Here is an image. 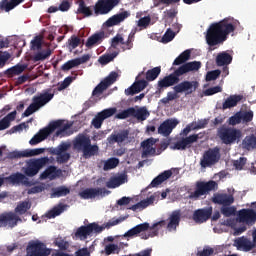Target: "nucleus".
Masks as SVG:
<instances>
[{"label": "nucleus", "mask_w": 256, "mask_h": 256, "mask_svg": "<svg viewBox=\"0 0 256 256\" xmlns=\"http://www.w3.org/2000/svg\"><path fill=\"white\" fill-rule=\"evenodd\" d=\"M237 23L239 22L231 18H225L222 21L212 23L206 34L207 45L214 47V49H217L219 45H223L229 39V35L235 33Z\"/></svg>", "instance_id": "obj_1"}, {"label": "nucleus", "mask_w": 256, "mask_h": 256, "mask_svg": "<svg viewBox=\"0 0 256 256\" xmlns=\"http://www.w3.org/2000/svg\"><path fill=\"white\" fill-rule=\"evenodd\" d=\"M73 126L72 123L65 122V120H56L51 122L48 127L40 129L37 134H35L29 143L31 145H39L41 141H45L47 137L51 135V133H55V137H69L71 132H68L69 129Z\"/></svg>", "instance_id": "obj_2"}, {"label": "nucleus", "mask_w": 256, "mask_h": 256, "mask_svg": "<svg viewBox=\"0 0 256 256\" xmlns=\"http://www.w3.org/2000/svg\"><path fill=\"white\" fill-rule=\"evenodd\" d=\"M201 69L200 61L187 62L184 65H181L178 69H176L172 74L165 76L163 79L159 80L157 83V93H163L165 89L168 87H173V85H177L179 81V77L182 75H186V73H191V71H199Z\"/></svg>", "instance_id": "obj_3"}, {"label": "nucleus", "mask_w": 256, "mask_h": 256, "mask_svg": "<svg viewBox=\"0 0 256 256\" xmlns=\"http://www.w3.org/2000/svg\"><path fill=\"white\" fill-rule=\"evenodd\" d=\"M168 221V223H167ZM166 220H161L154 223L152 226L149 225L150 232L148 234H141V239H149V237H157L159 235V230L161 227H165L168 231H177V226L181 223V210H174Z\"/></svg>", "instance_id": "obj_4"}, {"label": "nucleus", "mask_w": 256, "mask_h": 256, "mask_svg": "<svg viewBox=\"0 0 256 256\" xmlns=\"http://www.w3.org/2000/svg\"><path fill=\"white\" fill-rule=\"evenodd\" d=\"M55 97V93H51V89H47L40 93L37 96L32 98V103L29 107L24 111L22 117H29L33 115V113L39 111L41 107H45L49 101H51Z\"/></svg>", "instance_id": "obj_5"}, {"label": "nucleus", "mask_w": 256, "mask_h": 256, "mask_svg": "<svg viewBox=\"0 0 256 256\" xmlns=\"http://www.w3.org/2000/svg\"><path fill=\"white\" fill-rule=\"evenodd\" d=\"M218 189L219 184L216 181H197L195 184V191L189 193L188 199H192V201H199L201 197L209 195L210 191H217Z\"/></svg>", "instance_id": "obj_6"}, {"label": "nucleus", "mask_w": 256, "mask_h": 256, "mask_svg": "<svg viewBox=\"0 0 256 256\" xmlns=\"http://www.w3.org/2000/svg\"><path fill=\"white\" fill-rule=\"evenodd\" d=\"M217 136L224 145H233V143H239V141H241L242 133L239 129L221 126L217 130Z\"/></svg>", "instance_id": "obj_7"}, {"label": "nucleus", "mask_w": 256, "mask_h": 256, "mask_svg": "<svg viewBox=\"0 0 256 256\" xmlns=\"http://www.w3.org/2000/svg\"><path fill=\"white\" fill-rule=\"evenodd\" d=\"M104 230L105 227L99 226V224L93 222L77 228L76 232L74 233L73 239L85 241L88 237H90V235H93V233H102Z\"/></svg>", "instance_id": "obj_8"}, {"label": "nucleus", "mask_w": 256, "mask_h": 256, "mask_svg": "<svg viewBox=\"0 0 256 256\" xmlns=\"http://www.w3.org/2000/svg\"><path fill=\"white\" fill-rule=\"evenodd\" d=\"M51 251V248H47V244L40 240L30 241L26 248L27 256H50Z\"/></svg>", "instance_id": "obj_9"}, {"label": "nucleus", "mask_w": 256, "mask_h": 256, "mask_svg": "<svg viewBox=\"0 0 256 256\" xmlns=\"http://www.w3.org/2000/svg\"><path fill=\"white\" fill-rule=\"evenodd\" d=\"M149 115L150 113L149 110H147V107H140L138 109L130 107L116 114V119H128V117H135L138 121H146Z\"/></svg>", "instance_id": "obj_10"}, {"label": "nucleus", "mask_w": 256, "mask_h": 256, "mask_svg": "<svg viewBox=\"0 0 256 256\" xmlns=\"http://www.w3.org/2000/svg\"><path fill=\"white\" fill-rule=\"evenodd\" d=\"M119 74L115 71L110 72V74L103 79L92 91V97H101L104 91H107L115 81H117Z\"/></svg>", "instance_id": "obj_11"}, {"label": "nucleus", "mask_w": 256, "mask_h": 256, "mask_svg": "<svg viewBox=\"0 0 256 256\" xmlns=\"http://www.w3.org/2000/svg\"><path fill=\"white\" fill-rule=\"evenodd\" d=\"M219 159H221L219 148H209L200 159V165L203 169H207V167H213L215 163H218Z\"/></svg>", "instance_id": "obj_12"}, {"label": "nucleus", "mask_w": 256, "mask_h": 256, "mask_svg": "<svg viewBox=\"0 0 256 256\" xmlns=\"http://www.w3.org/2000/svg\"><path fill=\"white\" fill-rule=\"evenodd\" d=\"M47 163H49V158L47 157L30 160L27 163V167L24 169V175H26V177H35Z\"/></svg>", "instance_id": "obj_13"}, {"label": "nucleus", "mask_w": 256, "mask_h": 256, "mask_svg": "<svg viewBox=\"0 0 256 256\" xmlns=\"http://www.w3.org/2000/svg\"><path fill=\"white\" fill-rule=\"evenodd\" d=\"M119 5V0H98L94 6L95 15H107Z\"/></svg>", "instance_id": "obj_14"}, {"label": "nucleus", "mask_w": 256, "mask_h": 256, "mask_svg": "<svg viewBox=\"0 0 256 256\" xmlns=\"http://www.w3.org/2000/svg\"><path fill=\"white\" fill-rule=\"evenodd\" d=\"M197 141H199V134H192L175 142L173 146H170V149H173V151H186V149H191L193 143H197Z\"/></svg>", "instance_id": "obj_15"}, {"label": "nucleus", "mask_w": 256, "mask_h": 256, "mask_svg": "<svg viewBox=\"0 0 256 256\" xmlns=\"http://www.w3.org/2000/svg\"><path fill=\"white\" fill-rule=\"evenodd\" d=\"M174 93H184L185 95H191L199 89V82L184 80L174 86Z\"/></svg>", "instance_id": "obj_16"}, {"label": "nucleus", "mask_w": 256, "mask_h": 256, "mask_svg": "<svg viewBox=\"0 0 256 256\" xmlns=\"http://www.w3.org/2000/svg\"><path fill=\"white\" fill-rule=\"evenodd\" d=\"M114 113H117V108H108L98 112L91 121L92 127H94V129H101L105 119L113 117Z\"/></svg>", "instance_id": "obj_17"}, {"label": "nucleus", "mask_w": 256, "mask_h": 256, "mask_svg": "<svg viewBox=\"0 0 256 256\" xmlns=\"http://www.w3.org/2000/svg\"><path fill=\"white\" fill-rule=\"evenodd\" d=\"M21 221V218L15 214V212H4L0 214V227H17V223Z\"/></svg>", "instance_id": "obj_18"}, {"label": "nucleus", "mask_w": 256, "mask_h": 256, "mask_svg": "<svg viewBox=\"0 0 256 256\" xmlns=\"http://www.w3.org/2000/svg\"><path fill=\"white\" fill-rule=\"evenodd\" d=\"M45 153V148H35L24 151H12L8 154L9 159H22V157H35Z\"/></svg>", "instance_id": "obj_19"}, {"label": "nucleus", "mask_w": 256, "mask_h": 256, "mask_svg": "<svg viewBox=\"0 0 256 256\" xmlns=\"http://www.w3.org/2000/svg\"><path fill=\"white\" fill-rule=\"evenodd\" d=\"M111 191L105 188H86L83 191L79 192V197L81 199H95V197H99V195H109Z\"/></svg>", "instance_id": "obj_20"}, {"label": "nucleus", "mask_w": 256, "mask_h": 256, "mask_svg": "<svg viewBox=\"0 0 256 256\" xmlns=\"http://www.w3.org/2000/svg\"><path fill=\"white\" fill-rule=\"evenodd\" d=\"M238 219L240 223L246 225H255L256 223V211L254 209H241L238 212Z\"/></svg>", "instance_id": "obj_21"}, {"label": "nucleus", "mask_w": 256, "mask_h": 256, "mask_svg": "<svg viewBox=\"0 0 256 256\" xmlns=\"http://www.w3.org/2000/svg\"><path fill=\"white\" fill-rule=\"evenodd\" d=\"M177 125H179L178 119H167L158 127V133L163 137H169Z\"/></svg>", "instance_id": "obj_22"}, {"label": "nucleus", "mask_w": 256, "mask_h": 256, "mask_svg": "<svg viewBox=\"0 0 256 256\" xmlns=\"http://www.w3.org/2000/svg\"><path fill=\"white\" fill-rule=\"evenodd\" d=\"M234 247H236L238 251L249 253V251H253V249H255V244H253L249 238L242 236L234 240Z\"/></svg>", "instance_id": "obj_23"}, {"label": "nucleus", "mask_w": 256, "mask_h": 256, "mask_svg": "<svg viewBox=\"0 0 256 256\" xmlns=\"http://www.w3.org/2000/svg\"><path fill=\"white\" fill-rule=\"evenodd\" d=\"M212 201L215 203V205H222V207H225L233 205L235 203V197L227 193H215Z\"/></svg>", "instance_id": "obj_24"}, {"label": "nucleus", "mask_w": 256, "mask_h": 256, "mask_svg": "<svg viewBox=\"0 0 256 256\" xmlns=\"http://www.w3.org/2000/svg\"><path fill=\"white\" fill-rule=\"evenodd\" d=\"M211 215H213V207L209 206L196 210L193 214V219L196 223H205L209 221Z\"/></svg>", "instance_id": "obj_25"}, {"label": "nucleus", "mask_w": 256, "mask_h": 256, "mask_svg": "<svg viewBox=\"0 0 256 256\" xmlns=\"http://www.w3.org/2000/svg\"><path fill=\"white\" fill-rule=\"evenodd\" d=\"M106 38L107 35L105 34V31L101 30L88 37L85 46L87 49H93V47L101 45L102 41H105Z\"/></svg>", "instance_id": "obj_26"}, {"label": "nucleus", "mask_w": 256, "mask_h": 256, "mask_svg": "<svg viewBox=\"0 0 256 256\" xmlns=\"http://www.w3.org/2000/svg\"><path fill=\"white\" fill-rule=\"evenodd\" d=\"M155 143H157L155 138H148L141 143V147L143 148L142 159H145V157L153 156L157 153V150L153 148Z\"/></svg>", "instance_id": "obj_27"}, {"label": "nucleus", "mask_w": 256, "mask_h": 256, "mask_svg": "<svg viewBox=\"0 0 256 256\" xmlns=\"http://www.w3.org/2000/svg\"><path fill=\"white\" fill-rule=\"evenodd\" d=\"M129 139V130H122L118 133H112L108 138L107 141L109 145H121V143L127 141Z\"/></svg>", "instance_id": "obj_28"}, {"label": "nucleus", "mask_w": 256, "mask_h": 256, "mask_svg": "<svg viewBox=\"0 0 256 256\" xmlns=\"http://www.w3.org/2000/svg\"><path fill=\"white\" fill-rule=\"evenodd\" d=\"M144 231H149V223L144 222L142 224H138L132 229L128 230L123 237H126L127 240L133 239V237H137L140 233H144Z\"/></svg>", "instance_id": "obj_29"}, {"label": "nucleus", "mask_w": 256, "mask_h": 256, "mask_svg": "<svg viewBox=\"0 0 256 256\" xmlns=\"http://www.w3.org/2000/svg\"><path fill=\"white\" fill-rule=\"evenodd\" d=\"M131 16V13L128 11H123L118 14L113 15L106 21L107 27H115V25H119L120 23H123L125 19L129 18Z\"/></svg>", "instance_id": "obj_30"}, {"label": "nucleus", "mask_w": 256, "mask_h": 256, "mask_svg": "<svg viewBox=\"0 0 256 256\" xmlns=\"http://www.w3.org/2000/svg\"><path fill=\"white\" fill-rule=\"evenodd\" d=\"M173 172L171 170H165L164 172L160 173L157 177H155L150 185L148 186L149 188L153 187H158L159 185H161L162 183H165V181H167V179H170V177H172Z\"/></svg>", "instance_id": "obj_31"}, {"label": "nucleus", "mask_w": 256, "mask_h": 256, "mask_svg": "<svg viewBox=\"0 0 256 256\" xmlns=\"http://www.w3.org/2000/svg\"><path fill=\"white\" fill-rule=\"evenodd\" d=\"M243 101V95H230L222 104V109L225 111L226 109H232V107H237V104Z\"/></svg>", "instance_id": "obj_32"}, {"label": "nucleus", "mask_w": 256, "mask_h": 256, "mask_svg": "<svg viewBox=\"0 0 256 256\" xmlns=\"http://www.w3.org/2000/svg\"><path fill=\"white\" fill-rule=\"evenodd\" d=\"M53 53L50 48L47 49H40L37 50V52L31 56V60L33 63H39V61H45L46 59H49L51 57V54Z\"/></svg>", "instance_id": "obj_33"}, {"label": "nucleus", "mask_w": 256, "mask_h": 256, "mask_svg": "<svg viewBox=\"0 0 256 256\" xmlns=\"http://www.w3.org/2000/svg\"><path fill=\"white\" fill-rule=\"evenodd\" d=\"M91 139L83 134H79L76 139L74 140V149L77 151H82L87 148Z\"/></svg>", "instance_id": "obj_34"}, {"label": "nucleus", "mask_w": 256, "mask_h": 256, "mask_svg": "<svg viewBox=\"0 0 256 256\" xmlns=\"http://www.w3.org/2000/svg\"><path fill=\"white\" fill-rule=\"evenodd\" d=\"M25 0H1L0 1V11H5L9 13V11H13L17 5H21Z\"/></svg>", "instance_id": "obj_35"}, {"label": "nucleus", "mask_w": 256, "mask_h": 256, "mask_svg": "<svg viewBox=\"0 0 256 256\" xmlns=\"http://www.w3.org/2000/svg\"><path fill=\"white\" fill-rule=\"evenodd\" d=\"M7 180L12 183V185H19V183H22V185H29L27 176L20 172L10 175Z\"/></svg>", "instance_id": "obj_36"}, {"label": "nucleus", "mask_w": 256, "mask_h": 256, "mask_svg": "<svg viewBox=\"0 0 256 256\" xmlns=\"http://www.w3.org/2000/svg\"><path fill=\"white\" fill-rule=\"evenodd\" d=\"M17 119V110H14L7 114L2 120H0V131H5L11 127V122Z\"/></svg>", "instance_id": "obj_37"}, {"label": "nucleus", "mask_w": 256, "mask_h": 256, "mask_svg": "<svg viewBox=\"0 0 256 256\" xmlns=\"http://www.w3.org/2000/svg\"><path fill=\"white\" fill-rule=\"evenodd\" d=\"M59 173H61V170H57L56 166H49L43 173H41L40 179H50V181H53V179L59 177Z\"/></svg>", "instance_id": "obj_38"}, {"label": "nucleus", "mask_w": 256, "mask_h": 256, "mask_svg": "<svg viewBox=\"0 0 256 256\" xmlns=\"http://www.w3.org/2000/svg\"><path fill=\"white\" fill-rule=\"evenodd\" d=\"M233 56L227 52H221L216 56V65L218 67H224V65H231Z\"/></svg>", "instance_id": "obj_39"}, {"label": "nucleus", "mask_w": 256, "mask_h": 256, "mask_svg": "<svg viewBox=\"0 0 256 256\" xmlns=\"http://www.w3.org/2000/svg\"><path fill=\"white\" fill-rule=\"evenodd\" d=\"M125 181H127V176L120 175L118 177H114V178L110 179L106 183V187H108V189H116V187H120V185H123L125 183Z\"/></svg>", "instance_id": "obj_40"}, {"label": "nucleus", "mask_w": 256, "mask_h": 256, "mask_svg": "<svg viewBox=\"0 0 256 256\" xmlns=\"http://www.w3.org/2000/svg\"><path fill=\"white\" fill-rule=\"evenodd\" d=\"M84 159H89L90 157H93L99 153V146L97 145H91V141L89 144L82 150Z\"/></svg>", "instance_id": "obj_41"}, {"label": "nucleus", "mask_w": 256, "mask_h": 256, "mask_svg": "<svg viewBox=\"0 0 256 256\" xmlns=\"http://www.w3.org/2000/svg\"><path fill=\"white\" fill-rule=\"evenodd\" d=\"M65 209H67V204L60 203L57 206H54L53 209H51L47 214L48 219H55V217H59V215H61Z\"/></svg>", "instance_id": "obj_42"}, {"label": "nucleus", "mask_w": 256, "mask_h": 256, "mask_svg": "<svg viewBox=\"0 0 256 256\" xmlns=\"http://www.w3.org/2000/svg\"><path fill=\"white\" fill-rule=\"evenodd\" d=\"M25 69H27V66L23 64H18L11 68H8L4 73L5 75H7V77H14V75H21V73H23Z\"/></svg>", "instance_id": "obj_43"}, {"label": "nucleus", "mask_w": 256, "mask_h": 256, "mask_svg": "<svg viewBox=\"0 0 256 256\" xmlns=\"http://www.w3.org/2000/svg\"><path fill=\"white\" fill-rule=\"evenodd\" d=\"M242 146L244 149H247V151H251V149H256V136L253 134L246 136L242 141Z\"/></svg>", "instance_id": "obj_44"}, {"label": "nucleus", "mask_w": 256, "mask_h": 256, "mask_svg": "<svg viewBox=\"0 0 256 256\" xmlns=\"http://www.w3.org/2000/svg\"><path fill=\"white\" fill-rule=\"evenodd\" d=\"M189 59H191V50H185L174 60L173 65H187Z\"/></svg>", "instance_id": "obj_45"}, {"label": "nucleus", "mask_w": 256, "mask_h": 256, "mask_svg": "<svg viewBox=\"0 0 256 256\" xmlns=\"http://www.w3.org/2000/svg\"><path fill=\"white\" fill-rule=\"evenodd\" d=\"M77 13H80V15H84L85 17H91V15H93V10H91L90 7H87L85 1L81 0L78 5Z\"/></svg>", "instance_id": "obj_46"}, {"label": "nucleus", "mask_w": 256, "mask_h": 256, "mask_svg": "<svg viewBox=\"0 0 256 256\" xmlns=\"http://www.w3.org/2000/svg\"><path fill=\"white\" fill-rule=\"evenodd\" d=\"M71 190L65 186H60L52 189V197H66L69 195Z\"/></svg>", "instance_id": "obj_47"}, {"label": "nucleus", "mask_w": 256, "mask_h": 256, "mask_svg": "<svg viewBox=\"0 0 256 256\" xmlns=\"http://www.w3.org/2000/svg\"><path fill=\"white\" fill-rule=\"evenodd\" d=\"M161 75L160 66L154 67L146 72V81H155Z\"/></svg>", "instance_id": "obj_48"}, {"label": "nucleus", "mask_w": 256, "mask_h": 256, "mask_svg": "<svg viewBox=\"0 0 256 256\" xmlns=\"http://www.w3.org/2000/svg\"><path fill=\"white\" fill-rule=\"evenodd\" d=\"M29 209H31V203L22 201L16 206L15 213H18V215H25Z\"/></svg>", "instance_id": "obj_49"}, {"label": "nucleus", "mask_w": 256, "mask_h": 256, "mask_svg": "<svg viewBox=\"0 0 256 256\" xmlns=\"http://www.w3.org/2000/svg\"><path fill=\"white\" fill-rule=\"evenodd\" d=\"M43 47V37L35 36L30 42V49L32 51H40Z\"/></svg>", "instance_id": "obj_50"}, {"label": "nucleus", "mask_w": 256, "mask_h": 256, "mask_svg": "<svg viewBox=\"0 0 256 256\" xmlns=\"http://www.w3.org/2000/svg\"><path fill=\"white\" fill-rule=\"evenodd\" d=\"M117 55H119V52L104 54L99 57L98 61H99L100 65H107V64L111 63V61H113V59H115V57H117Z\"/></svg>", "instance_id": "obj_51"}, {"label": "nucleus", "mask_w": 256, "mask_h": 256, "mask_svg": "<svg viewBox=\"0 0 256 256\" xmlns=\"http://www.w3.org/2000/svg\"><path fill=\"white\" fill-rule=\"evenodd\" d=\"M224 217H233L237 213V208L235 206H222L220 209Z\"/></svg>", "instance_id": "obj_52"}, {"label": "nucleus", "mask_w": 256, "mask_h": 256, "mask_svg": "<svg viewBox=\"0 0 256 256\" xmlns=\"http://www.w3.org/2000/svg\"><path fill=\"white\" fill-rule=\"evenodd\" d=\"M119 165V158H110L104 163V171H110V169H115Z\"/></svg>", "instance_id": "obj_53"}, {"label": "nucleus", "mask_w": 256, "mask_h": 256, "mask_svg": "<svg viewBox=\"0 0 256 256\" xmlns=\"http://www.w3.org/2000/svg\"><path fill=\"white\" fill-rule=\"evenodd\" d=\"M74 67H79V62L77 58L67 61L61 66L62 71H71Z\"/></svg>", "instance_id": "obj_54"}, {"label": "nucleus", "mask_w": 256, "mask_h": 256, "mask_svg": "<svg viewBox=\"0 0 256 256\" xmlns=\"http://www.w3.org/2000/svg\"><path fill=\"white\" fill-rule=\"evenodd\" d=\"M245 165H247L246 157H240L238 160L233 161V167L236 171H243V167H245Z\"/></svg>", "instance_id": "obj_55"}, {"label": "nucleus", "mask_w": 256, "mask_h": 256, "mask_svg": "<svg viewBox=\"0 0 256 256\" xmlns=\"http://www.w3.org/2000/svg\"><path fill=\"white\" fill-rule=\"evenodd\" d=\"M54 245L60 249V251H67L69 247V242L65 241L63 238H56L54 240Z\"/></svg>", "instance_id": "obj_56"}, {"label": "nucleus", "mask_w": 256, "mask_h": 256, "mask_svg": "<svg viewBox=\"0 0 256 256\" xmlns=\"http://www.w3.org/2000/svg\"><path fill=\"white\" fill-rule=\"evenodd\" d=\"M79 45H81V38L73 35L69 38L68 40V47L69 49L73 50V49H77V47H79Z\"/></svg>", "instance_id": "obj_57"}, {"label": "nucleus", "mask_w": 256, "mask_h": 256, "mask_svg": "<svg viewBox=\"0 0 256 256\" xmlns=\"http://www.w3.org/2000/svg\"><path fill=\"white\" fill-rule=\"evenodd\" d=\"M207 125V121H204L202 124H198L195 127L191 128V125H187L182 133L185 137H187L189 135V133H191V130H195V129H205V126Z\"/></svg>", "instance_id": "obj_58"}, {"label": "nucleus", "mask_w": 256, "mask_h": 256, "mask_svg": "<svg viewBox=\"0 0 256 256\" xmlns=\"http://www.w3.org/2000/svg\"><path fill=\"white\" fill-rule=\"evenodd\" d=\"M175 39V32L171 30V28H168L166 32L164 33L161 41L162 43H171V40Z\"/></svg>", "instance_id": "obj_59"}, {"label": "nucleus", "mask_w": 256, "mask_h": 256, "mask_svg": "<svg viewBox=\"0 0 256 256\" xmlns=\"http://www.w3.org/2000/svg\"><path fill=\"white\" fill-rule=\"evenodd\" d=\"M223 91V88L221 86H214L212 88H208L204 91L205 97H210L211 95H215L217 93H221Z\"/></svg>", "instance_id": "obj_60"}, {"label": "nucleus", "mask_w": 256, "mask_h": 256, "mask_svg": "<svg viewBox=\"0 0 256 256\" xmlns=\"http://www.w3.org/2000/svg\"><path fill=\"white\" fill-rule=\"evenodd\" d=\"M240 117L243 123H251V121H253V111L249 110L242 112L240 113Z\"/></svg>", "instance_id": "obj_61"}, {"label": "nucleus", "mask_w": 256, "mask_h": 256, "mask_svg": "<svg viewBox=\"0 0 256 256\" xmlns=\"http://www.w3.org/2000/svg\"><path fill=\"white\" fill-rule=\"evenodd\" d=\"M151 24V16H145L138 20V27H143V29H147Z\"/></svg>", "instance_id": "obj_62"}, {"label": "nucleus", "mask_w": 256, "mask_h": 256, "mask_svg": "<svg viewBox=\"0 0 256 256\" xmlns=\"http://www.w3.org/2000/svg\"><path fill=\"white\" fill-rule=\"evenodd\" d=\"M221 75V70H213L206 74V81H215Z\"/></svg>", "instance_id": "obj_63"}, {"label": "nucleus", "mask_w": 256, "mask_h": 256, "mask_svg": "<svg viewBox=\"0 0 256 256\" xmlns=\"http://www.w3.org/2000/svg\"><path fill=\"white\" fill-rule=\"evenodd\" d=\"M11 59V54L7 51H4L0 54V67H5L6 63Z\"/></svg>", "instance_id": "obj_64"}]
</instances>
